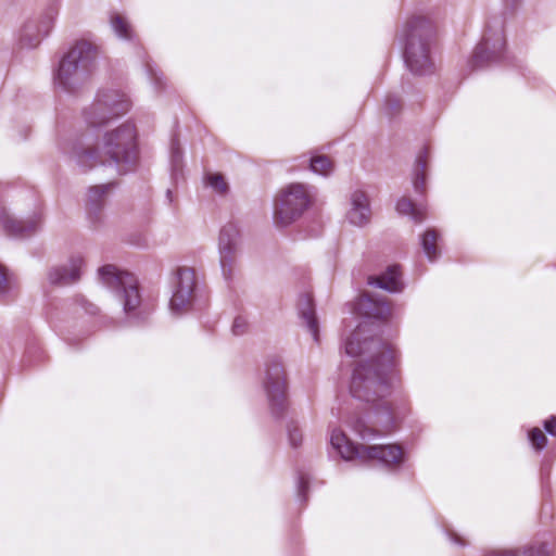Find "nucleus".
I'll list each match as a JSON object with an SVG mask.
<instances>
[{
	"label": "nucleus",
	"mask_w": 556,
	"mask_h": 556,
	"mask_svg": "<svg viewBox=\"0 0 556 556\" xmlns=\"http://www.w3.org/2000/svg\"><path fill=\"white\" fill-rule=\"evenodd\" d=\"M205 185L211 188L215 193L224 195L228 191V184L224 176L218 173H208L204 177Z\"/></svg>",
	"instance_id": "nucleus-25"
},
{
	"label": "nucleus",
	"mask_w": 556,
	"mask_h": 556,
	"mask_svg": "<svg viewBox=\"0 0 556 556\" xmlns=\"http://www.w3.org/2000/svg\"><path fill=\"white\" fill-rule=\"evenodd\" d=\"M528 438L531 445L538 451L543 450L547 444V438L540 428H532L528 432Z\"/></svg>",
	"instance_id": "nucleus-27"
},
{
	"label": "nucleus",
	"mask_w": 556,
	"mask_h": 556,
	"mask_svg": "<svg viewBox=\"0 0 556 556\" xmlns=\"http://www.w3.org/2000/svg\"><path fill=\"white\" fill-rule=\"evenodd\" d=\"M248 327V320L243 316H237L233 319L231 330L235 336H242L247 332Z\"/></svg>",
	"instance_id": "nucleus-32"
},
{
	"label": "nucleus",
	"mask_w": 556,
	"mask_h": 556,
	"mask_svg": "<svg viewBox=\"0 0 556 556\" xmlns=\"http://www.w3.org/2000/svg\"><path fill=\"white\" fill-rule=\"evenodd\" d=\"M428 165V150L424 148L417 155L414 169V189L416 192H424L426 186L425 170Z\"/></svg>",
	"instance_id": "nucleus-20"
},
{
	"label": "nucleus",
	"mask_w": 556,
	"mask_h": 556,
	"mask_svg": "<svg viewBox=\"0 0 556 556\" xmlns=\"http://www.w3.org/2000/svg\"><path fill=\"white\" fill-rule=\"evenodd\" d=\"M434 29L424 16L408 18L401 31L404 46V62L407 68L419 76L431 75L435 71L432 56Z\"/></svg>",
	"instance_id": "nucleus-4"
},
{
	"label": "nucleus",
	"mask_w": 556,
	"mask_h": 556,
	"mask_svg": "<svg viewBox=\"0 0 556 556\" xmlns=\"http://www.w3.org/2000/svg\"><path fill=\"white\" fill-rule=\"evenodd\" d=\"M308 478L305 475H301L298 479V497L300 501L306 500V492L308 490Z\"/></svg>",
	"instance_id": "nucleus-33"
},
{
	"label": "nucleus",
	"mask_w": 556,
	"mask_h": 556,
	"mask_svg": "<svg viewBox=\"0 0 556 556\" xmlns=\"http://www.w3.org/2000/svg\"><path fill=\"white\" fill-rule=\"evenodd\" d=\"M148 72L149 75L151 76V79H153L156 84L161 81V78L159 77L157 73L150 65H148Z\"/></svg>",
	"instance_id": "nucleus-38"
},
{
	"label": "nucleus",
	"mask_w": 556,
	"mask_h": 556,
	"mask_svg": "<svg viewBox=\"0 0 556 556\" xmlns=\"http://www.w3.org/2000/svg\"><path fill=\"white\" fill-rule=\"evenodd\" d=\"M130 106L131 102L124 92L113 88L101 89L84 111V118L90 129L101 130L111 119L127 113Z\"/></svg>",
	"instance_id": "nucleus-8"
},
{
	"label": "nucleus",
	"mask_w": 556,
	"mask_h": 556,
	"mask_svg": "<svg viewBox=\"0 0 556 556\" xmlns=\"http://www.w3.org/2000/svg\"><path fill=\"white\" fill-rule=\"evenodd\" d=\"M346 220L356 227H365L371 219L369 198L363 190H354L349 197V207L345 213Z\"/></svg>",
	"instance_id": "nucleus-16"
},
{
	"label": "nucleus",
	"mask_w": 556,
	"mask_h": 556,
	"mask_svg": "<svg viewBox=\"0 0 556 556\" xmlns=\"http://www.w3.org/2000/svg\"><path fill=\"white\" fill-rule=\"evenodd\" d=\"M545 431L552 437H556V417L551 416L548 419L544 421Z\"/></svg>",
	"instance_id": "nucleus-35"
},
{
	"label": "nucleus",
	"mask_w": 556,
	"mask_h": 556,
	"mask_svg": "<svg viewBox=\"0 0 556 556\" xmlns=\"http://www.w3.org/2000/svg\"><path fill=\"white\" fill-rule=\"evenodd\" d=\"M28 198H29L30 202L33 204H35L36 201H35V198H34V195L31 193H28Z\"/></svg>",
	"instance_id": "nucleus-40"
},
{
	"label": "nucleus",
	"mask_w": 556,
	"mask_h": 556,
	"mask_svg": "<svg viewBox=\"0 0 556 556\" xmlns=\"http://www.w3.org/2000/svg\"><path fill=\"white\" fill-rule=\"evenodd\" d=\"M58 14V7L50 5L39 17L27 20L18 31L20 46L26 49L36 48L51 31Z\"/></svg>",
	"instance_id": "nucleus-13"
},
{
	"label": "nucleus",
	"mask_w": 556,
	"mask_h": 556,
	"mask_svg": "<svg viewBox=\"0 0 556 556\" xmlns=\"http://www.w3.org/2000/svg\"><path fill=\"white\" fill-rule=\"evenodd\" d=\"M109 24L113 34L121 40L134 41L136 31L130 21L122 13L111 11L109 14Z\"/></svg>",
	"instance_id": "nucleus-19"
},
{
	"label": "nucleus",
	"mask_w": 556,
	"mask_h": 556,
	"mask_svg": "<svg viewBox=\"0 0 556 556\" xmlns=\"http://www.w3.org/2000/svg\"><path fill=\"white\" fill-rule=\"evenodd\" d=\"M111 184L92 186L88 190V206L92 211L99 210L103 203Z\"/></svg>",
	"instance_id": "nucleus-21"
},
{
	"label": "nucleus",
	"mask_w": 556,
	"mask_h": 556,
	"mask_svg": "<svg viewBox=\"0 0 556 556\" xmlns=\"http://www.w3.org/2000/svg\"><path fill=\"white\" fill-rule=\"evenodd\" d=\"M309 166L312 172L323 176H328L332 172V163L326 155L313 156Z\"/></svg>",
	"instance_id": "nucleus-26"
},
{
	"label": "nucleus",
	"mask_w": 556,
	"mask_h": 556,
	"mask_svg": "<svg viewBox=\"0 0 556 556\" xmlns=\"http://www.w3.org/2000/svg\"><path fill=\"white\" fill-rule=\"evenodd\" d=\"M299 314L303 321L305 323L307 330L312 334L315 342L319 341V328L318 320L315 315V309L313 306V300L309 294L305 293L300 296L299 300Z\"/></svg>",
	"instance_id": "nucleus-18"
},
{
	"label": "nucleus",
	"mask_w": 556,
	"mask_h": 556,
	"mask_svg": "<svg viewBox=\"0 0 556 556\" xmlns=\"http://www.w3.org/2000/svg\"><path fill=\"white\" fill-rule=\"evenodd\" d=\"M60 149L81 173L99 165H113L123 174L138 159L137 130L132 123L127 122L105 131L101 141L87 131L76 139L63 140Z\"/></svg>",
	"instance_id": "nucleus-2"
},
{
	"label": "nucleus",
	"mask_w": 556,
	"mask_h": 556,
	"mask_svg": "<svg viewBox=\"0 0 556 556\" xmlns=\"http://www.w3.org/2000/svg\"><path fill=\"white\" fill-rule=\"evenodd\" d=\"M438 233L434 229H428L421 237V247L431 262L435 261L439 256V250L437 247Z\"/></svg>",
	"instance_id": "nucleus-22"
},
{
	"label": "nucleus",
	"mask_w": 556,
	"mask_h": 556,
	"mask_svg": "<svg viewBox=\"0 0 556 556\" xmlns=\"http://www.w3.org/2000/svg\"><path fill=\"white\" fill-rule=\"evenodd\" d=\"M170 164L174 172H178L182 164V152L177 141L172 142L170 147Z\"/></svg>",
	"instance_id": "nucleus-30"
},
{
	"label": "nucleus",
	"mask_w": 556,
	"mask_h": 556,
	"mask_svg": "<svg viewBox=\"0 0 556 556\" xmlns=\"http://www.w3.org/2000/svg\"><path fill=\"white\" fill-rule=\"evenodd\" d=\"M330 428V444L345 460H376L383 468L399 470L406 460L403 447L395 443L363 445L353 443L338 427Z\"/></svg>",
	"instance_id": "nucleus-5"
},
{
	"label": "nucleus",
	"mask_w": 556,
	"mask_h": 556,
	"mask_svg": "<svg viewBox=\"0 0 556 556\" xmlns=\"http://www.w3.org/2000/svg\"><path fill=\"white\" fill-rule=\"evenodd\" d=\"M506 38L503 22L496 18L488 24L482 40L476 47L472 58V67H483L500 61L505 53Z\"/></svg>",
	"instance_id": "nucleus-9"
},
{
	"label": "nucleus",
	"mask_w": 556,
	"mask_h": 556,
	"mask_svg": "<svg viewBox=\"0 0 556 556\" xmlns=\"http://www.w3.org/2000/svg\"><path fill=\"white\" fill-rule=\"evenodd\" d=\"M76 303L78 306H80L87 314L96 315L98 312V307L90 303L86 298L83 295H79L76 298Z\"/></svg>",
	"instance_id": "nucleus-34"
},
{
	"label": "nucleus",
	"mask_w": 556,
	"mask_h": 556,
	"mask_svg": "<svg viewBox=\"0 0 556 556\" xmlns=\"http://www.w3.org/2000/svg\"><path fill=\"white\" fill-rule=\"evenodd\" d=\"M402 274L397 265L389 266L386 271L379 276L368 278V283L372 287L383 289L391 293H400L404 289Z\"/></svg>",
	"instance_id": "nucleus-17"
},
{
	"label": "nucleus",
	"mask_w": 556,
	"mask_h": 556,
	"mask_svg": "<svg viewBox=\"0 0 556 556\" xmlns=\"http://www.w3.org/2000/svg\"><path fill=\"white\" fill-rule=\"evenodd\" d=\"M346 355L359 357L353 370L350 391L353 397L371 404L370 426L357 414L346 424L363 440L390 433L408 414L406 401L384 400L400 380L399 354L389 343L369 334L368 325L361 324L344 343Z\"/></svg>",
	"instance_id": "nucleus-1"
},
{
	"label": "nucleus",
	"mask_w": 556,
	"mask_h": 556,
	"mask_svg": "<svg viewBox=\"0 0 556 556\" xmlns=\"http://www.w3.org/2000/svg\"><path fill=\"white\" fill-rule=\"evenodd\" d=\"M396 211L402 215H408L415 223H421L425 219V212L417 207L409 199L403 198L396 203Z\"/></svg>",
	"instance_id": "nucleus-23"
},
{
	"label": "nucleus",
	"mask_w": 556,
	"mask_h": 556,
	"mask_svg": "<svg viewBox=\"0 0 556 556\" xmlns=\"http://www.w3.org/2000/svg\"><path fill=\"white\" fill-rule=\"evenodd\" d=\"M523 556H552V548L547 543H534L523 549Z\"/></svg>",
	"instance_id": "nucleus-28"
},
{
	"label": "nucleus",
	"mask_w": 556,
	"mask_h": 556,
	"mask_svg": "<svg viewBox=\"0 0 556 556\" xmlns=\"http://www.w3.org/2000/svg\"><path fill=\"white\" fill-rule=\"evenodd\" d=\"M362 301H367V302H371V299L368 296V295H365Z\"/></svg>",
	"instance_id": "nucleus-41"
},
{
	"label": "nucleus",
	"mask_w": 556,
	"mask_h": 556,
	"mask_svg": "<svg viewBox=\"0 0 556 556\" xmlns=\"http://www.w3.org/2000/svg\"><path fill=\"white\" fill-rule=\"evenodd\" d=\"M447 535L453 543L460 545V546L466 545L465 541L457 533L448 531Z\"/></svg>",
	"instance_id": "nucleus-37"
},
{
	"label": "nucleus",
	"mask_w": 556,
	"mask_h": 556,
	"mask_svg": "<svg viewBox=\"0 0 556 556\" xmlns=\"http://www.w3.org/2000/svg\"><path fill=\"white\" fill-rule=\"evenodd\" d=\"M169 311L180 316L191 309L195 299L197 275L190 267H178L170 280Z\"/></svg>",
	"instance_id": "nucleus-10"
},
{
	"label": "nucleus",
	"mask_w": 556,
	"mask_h": 556,
	"mask_svg": "<svg viewBox=\"0 0 556 556\" xmlns=\"http://www.w3.org/2000/svg\"><path fill=\"white\" fill-rule=\"evenodd\" d=\"M100 47L86 38L75 40L52 71V85L59 94L79 97L91 86L98 71Z\"/></svg>",
	"instance_id": "nucleus-3"
},
{
	"label": "nucleus",
	"mask_w": 556,
	"mask_h": 556,
	"mask_svg": "<svg viewBox=\"0 0 556 556\" xmlns=\"http://www.w3.org/2000/svg\"><path fill=\"white\" fill-rule=\"evenodd\" d=\"M375 318L386 319L391 315L390 306L384 302H378L374 311L370 313Z\"/></svg>",
	"instance_id": "nucleus-31"
},
{
	"label": "nucleus",
	"mask_w": 556,
	"mask_h": 556,
	"mask_svg": "<svg viewBox=\"0 0 556 556\" xmlns=\"http://www.w3.org/2000/svg\"><path fill=\"white\" fill-rule=\"evenodd\" d=\"M16 282L12 275L0 264V301H7L14 295Z\"/></svg>",
	"instance_id": "nucleus-24"
},
{
	"label": "nucleus",
	"mask_w": 556,
	"mask_h": 556,
	"mask_svg": "<svg viewBox=\"0 0 556 556\" xmlns=\"http://www.w3.org/2000/svg\"><path fill=\"white\" fill-rule=\"evenodd\" d=\"M16 210L0 207V223L8 236L23 238L36 232L42 224V211L39 207L26 218H18Z\"/></svg>",
	"instance_id": "nucleus-14"
},
{
	"label": "nucleus",
	"mask_w": 556,
	"mask_h": 556,
	"mask_svg": "<svg viewBox=\"0 0 556 556\" xmlns=\"http://www.w3.org/2000/svg\"><path fill=\"white\" fill-rule=\"evenodd\" d=\"M101 283L114 292L123 303V309L129 318H141V296L137 278L118 269L114 265H104L98 270Z\"/></svg>",
	"instance_id": "nucleus-6"
},
{
	"label": "nucleus",
	"mask_w": 556,
	"mask_h": 556,
	"mask_svg": "<svg viewBox=\"0 0 556 556\" xmlns=\"http://www.w3.org/2000/svg\"><path fill=\"white\" fill-rule=\"evenodd\" d=\"M241 237L239 228L233 223L226 224L219 232L218 252L223 277L230 281L240 253Z\"/></svg>",
	"instance_id": "nucleus-12"
},
{
	"label": "nucleus",
	"mask_w": 556,
	"mask_h": 556,
	"mask_svg": "<svg viewBox=\"0 0 556 556\" xmlns=\"http://www.w3.org/2000/svg\"><path fill=\"white\" fill-rule=\"evenodd\" d=\"M263 386L271 414L280 418L288 407V401L285 369L278 359H270L267 363Z\"/></svg>",
	"instance_id": "nucleus-11"
},
{
	"label": "nucleus",
	"mask_w": 556,
	"mask_h": 556,
	"mask_svg": "<svg viewBox=\"0 0 556 556\" xmlns=\"http://www.w3.org/2000/svg\"><path fill=\"white\" fill-rule=\"evenodd\" d=\"M387 104L389 105L390 110H395V108L399 105V103L392 99H388Z\"/></svg>",
	"instance_id": "nucleus-39"
},
{
	"label": "nucleus",
	"mask_w": 556,
	"mask_h": 556,
	"mask_svg": "<svg viewBox=\"0 0 556 556\" xmlns=\"http://www.w3.org/2000/svg\"><path fill=\"white\" fill-rule=\"evenodd\" d=\"M85 260L81 254H72L66 264L54 266L48 271V280L54 286H67L81 277Z\"/></svg>",
	"instance_id": "nucleus-15"
},
{
	"label": "nucleus",
	"mask_w": 556,
	"mask_h": 556,
	"mask_svg": "<svg viewBox=\"0 0 556 556\" xmlns=\"http://www.w3.org/2000/svg\"><path fill=\"white\" fill-rule=\"evenodd\" d=\"M289 443L292 447H299L303 441V434L295 421H291L287 426Z\"/></svg>",
	"instance_id": "nucleus-29"
},
{
	"label": "nucleus",
	"mask_w": 556,
	"mask_h": 556,
	"mask_svg": "<svg viewBox=\"0 0 556 556\" xmlns=\"http://www.w3.org/2000/svg\"><path fill=\"white\" fill-rule=\"evenodd\" d=\"M485 556H517V552L514 549H498L491 551Z\"/></svg>",
	"instance_id": "nucleus-36"
},
{
	"label": "nucleus",
	"mask_w": 556,
	"mask_h": 556,
	"mask_svg": "<svg viewBox=\"0 0 556 556\" xmlns=\"http://www.w3.org/2000/svg\"><path fill=\"white\" fill-rule=\"evenodd\" d=\"M313 200V190L307 185L290 184L283 188L275 203L273 215L275 226L286 228L292 225L312 205Z\"/></svg>",
	"instance_id": "nucleus-7"
}]
</instances>
